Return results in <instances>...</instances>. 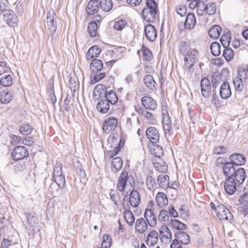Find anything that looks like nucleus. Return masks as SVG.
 I'll list each match as a JSON object with an SVG mask.
<instances>
[{
  "label": "nucleus",
  "mask_w": 248,
  "mask_h": 248,
  "mask_svg": "<svg viewBox=\"0 0 248 248\" xmlns=\"http://www.w3.org/2000/svg\"><path fill=\"white\" fill-rule=\"evenodd\" d=\"M158 13L157 4L155 0H147L146 6L142 10V16L147 22H153Z\"/></svg>",
  "instance_id": "obj_1"
},
{
  "label": "nucleus",
  "mask_w": 248,
  "mask_h": 248,
  "mask_svg": "<svg viewBox=\"0 0 248 248\" xmlns=\"http://www.w3.org/2000/svg\"><path fill=\"white\" fill-rule=\"evenodd\" d=\"M53 178L55 183L60 188H63L65 185V177L62 174V164L57 163L53 170Z\"/></svg>",
  "instance_id": "obj_2"
},
{
  "label": "nucleus",
  "mask_w": 248,
  "mask_h": 248,
  "mask_svg": "<svg viewBox=\"0 0 248 248\" xmlns=\"http://www.w3.org/2000/svg\"><path fill=\"white\" fill-rule=\"evenodd\" d=\"M216 216L220 221H227L232 222L233 217L230 211L223 204L217 205Z\"/></svg>",
  "instance_id": "obj_3"
},
{
  "label": "nucleus",
  "mask_w": 248,
  "mask_h": 248,
  "mask_svg": "<svg viewBox=\"0 0 248 248\" xmlns=\"http://www.w3.org/2000/svg\"><path fill=\"white\" fill-rule=\"evenodd\" d=\"M199 53L196 48L191 49L185 55V65L190 69L198 60Z\"/></svg>",
  "instance_id": "obj_4"
},
{
  "label": "nucleus",
  "mask_w": 248,
  "mask_h": 248,
  "mask_svg": "<svg viewBox=\"0 0 248 248\" xmlns=\"http://www.w3.org/2000/svg\"><path fill=\"white\" fill-rule=\"evenodd\" d=\"M162 122L166 136H170L172 133V128L170 118L166 109H162Z\"/></svg>",
  "instance_id": "obj_5"
},
{
  "label": "nucleus",
  "mask_w": 248,
  "mask_h": 248,
  "mask_svg": "<svg viewBox=\"0 0 248 248\" xmlns=\"http://www.w3.org/2000/svg\"><path fill=\"white\" fill-rule=\"evenodd\" d=\"M56 15L53 10H50L46 15V28L53 34L57 29Z\"/></svg>",
  "instance_id": "obj_6"
},
{
  "label": "nucleus",
  "mask_w": 248,
  "mask_h": 248,
  "mask_svg": "<svg viewBox=\"0 0 248 248\" xmlns=\"http://www.w3.org/2000/svg\"><path fill=\"white\" fill-rule=\"evenodd\" d=\"M118 123V118L115 117H110L105 119L103 124V131L107 134L114 131L117 127Z\"/></svg>",
  "instance_id": "obj_7"
},
{
  "label": "nucleus",
  "mask_w": 248,
  "mask_h": 248,
  "mask_svg": "<svg viewBox=\"0 0 248 248\" xmlns=\"http://www.w3.org/2000/svg\"><path fill=\"white\" fill-rule=\"evenodd\" d=\"M11 154L13 159L16 161L23 159L29 155L27 149L23 146L15 147Z\"/></svg>",
  "instance_id": "obj_8"
},
{
  "label": "nucleus",
  "mask_w": 248,
  "mask_h": 248,
  "mask_svg": "<svg viewBox=\"0 0 248 248\" xmlns=\"http://www.w3.org/2000/svg\"><path fill=\"white\" fill-rule=\"evenodd\" d=\"M102 20L101 16L99 15L93 17L92 21L89 24L88 31L91 37H94L97 34L98 26Z\"/></svg>",
  "instance_id": "obj_9"
},
{
  "label": "nucleus",
  "mask_w": 248,
  "mask_h": 248,
  "mask_svg": "<svg viewBox=\"0 0 248 248\" xmlns=\"http://www.w3.org/2000/svg\"><path fill=\"white\" fill-rule=\"evenodd\" d=\"M3 20H5L9 26L14 27L17 25L18 18L14 11L9 10L5 11L4 14H2Z\"/></svg>",
  "instance_id": "obj_10"
},
{
  "label": "nucleus",
  "mask_w": 248,
  "mask_h": 248,
  "mask_svg": "<svg viewBox=\"0 0 248 248\" xmlns=\"http://www.w3.org/2000/svg\"><path fill=\"white\" fill-rule=\"evenodd\" d=\"M146 135L147 139L153 144L156 143L159 140V133L155 127L150 126L148 127L146 130Z\"/></svg>",
  "instance_id": "obj_11"
},
{
  "label": "nucleus",
  "mask_w": 248,
  "mask_h": 248,
  "mask_svg": "<svg viewBox=\"0 0 248 248\" xmlns=\"http://www.w3.org/2000/svg\"><path fill=\"white\" fill-rule=\"evenodd\" d=\"M141 103L143 107L149 110H155L157 107L156 102L152 97L145 96L141 98Z\"/></svg>",
  "instance_id": "obj_12"
},
{
  "label": "nucleus",
  "mask_w": 248,
  "mask_h": 248,
  "mask_svg": "<svg viewBox=\"0 0 248 248\" xmlns=\"http://www.w3.org/2000/svg\"><path fill=\"white\" fill-rule=\"evenodd\" d=\"M236 182L232 177L226 178L224 187L226 192L230 195L233 194L236 190Z\"/></svg>",
  "instance_id": "obj_13"
},
{
  "label": "nucleus",
  "mask_w": 248,
  "mask_h": 248,
  "mask_svg": "<svg viewBox=\"0 0 248 248\" xmlns=\"http://www.w3.org/2000/svg\"><path fill=\"white\" fill-rule=\"evenodd\" d=\"M131 176L128 175V172L126 171H123L121 172L117 182V188L120 191H123L125 189L126 182L129 179H133Z\"/></svg>",
  "instance_id": "obj_14"
},
{
  "label": "nucleus",
  "mask_w": 248,
  "mask_h": 248,
  "mask_svg": "<svg viewBox=\"0 0 248 248\" xmlns=\"http://www.w3.org/2000/svg\"><path fill=\"white\" fill-rule=\"evenodd\" d=\"M159 233L161 236V240L165 243L171 242L172 240V234L169 228L165 225H162L159 230Z\"/></svg>",
  "instance_id": "obj_15"
},
{
  "label": "nucleus",
  "mask_w": 248,
  "mask_h": 248,
  "mask_svg": "<svg viewBox=\"0 0 248 248\" xmlns=\"http://www.w3.org/2000/svg\"><path fill=\"white\" fill-rule=\"evenodd\" d=\"M144 217L149 226L154 228L156 226V217L155 215L154 212L152 210L146 209L144 212Z\"/></svg>",
  "instance_id": "obj_16"
},
{
  "label": "nucleus",
  "mask_w": 248,
  "mask_h": 248,
  "mask_svg": "<svg viewBox=\"0 0 248 248\" xmlns=\"http://www.w3.org/2000/svg\"><path fill=\"white\" fill-rule=\"evenodd\" d=\"M232 178L239 185L243 183L246 178L245 169L241 167H237L232 176Z\"/></svg>",
  "instance_id": "obj_17"
},
{
  "label": "nucleus",
  "mask_w": 248,
  "mask_h": 248,
  "mask_svg": "<svg viewBox=\"0 0 248 248\" xmlns=\"http://www.w3.org/2000/svg\"><path fill=\"white\" fill-rule=\"evenodd\" d=\"M144 32L147 39L150 42H154L156 37L157 32L155 27L151 24H147L145 26Z\"/></svg>",
  "instance_id": "obj_18"
},
{
  "label": "nucleus",
  "mask_w": 248,
  "mask_h": 248,
  "mask_svg": "<svg viewBox=\"0 0 248 248\" xmlns=\"http://www.w3.org/2000/svg\"><path fill=\"white\" fill-rule=\"evenodd\" d=\"M158 241V234L156 231L153 230L147 235L145 242L148 247H154Z\"/></svg>",
  "instance_id": "obj_19"
},
{
  "label": "nucleus",
  "mask_w": 248,
  "mask_h": 248,
  "mask_svg": "<svg viewBox=\"0 0 248 248\" xmlns=\"http://www.w3.org/2000/svg\"><path fill=\"white\" fill-rule=\"evenodd\" d=\"M148 228V224L145 219L140 217L136 220L135 224V232L140 233L143 234Z\"/></svg>",
  "instance_id": "obj_20"
},
{
  "label": "nucleus",
  "mask_w": 248,
  "mask_h": 248,
  "mask_svg": "<svg viewBox=\"0 0 248 248\" xmlns=\"http://www.w3.org/2000/svg\"><path fill=\"white\" fill-rule=\"evenodd\" d=\"M201 88L202 95L208 97L211 93V86L209 80L206 78H203L201 82Z\"/></svg>",
  "instance_id": "obj_21"
},
{
  "label": "nucleus",
  "mask_w": 248,
  "mask_h": 248,
  "mask_svg": "<svg viewBox=\"0 0 248 248\" xmlns=\"http://www.w3.org/2000/svg\"><path fill=\"white\" fill-rule=\"evenodd\" d=\"M230 162L235 166H241L244 165L246 162L245 156L242 154L234 153L229 157Z\"/></svg>",
  "instance_id": "obj_22"
},
{
  "label": "nucleus",
  "mask_w": 248,
  "mask_h": 248,
  "mask_svg": "<svg viewBox=\"0 0 248 248\" xmlns=\"http://www.w3.org/2000/svg\"><path fill=\"white\" fill-rule=\"evenodd\" d=\"M106 87L103 84H98L94 88L93 91V98L95 100H99L102 97H105L107 93Z\"/></svg>",
  "instance_id": "obj_23"
},
{
  "label": "nucleus",
  "mask_w": 248,
  "mask_h": 248,
  "mask_svg": "<svg viewBox=\"0 0 248 248\" xmlns=\"http://www.w3.org/2000/svg\"><path fill=\"white\" fill-rule=\"evenodd\" d=\"M99 0H91L88 3L86 12L88 15H92L97 13L100 9Z\"/></svg>",
  "instance_id": "obj_24"
},
{
  "label": "nucleus",
  "mask_w": 248,
  "mask_h": 248,
  "mask_svg": "<svg viewBox=\"0 0 248 248\" xmlns=\"http://www.w3.org/2000/svg\"><path fill=\"white\" fill-rule=\"evenodd\" d=\"M96 108L99 112L107 113L110 108L109 103L105 98H100L97 104Z\"/></svg>",
  "instance_id": "obj_25"
},
{
  "label": "nucleus",
  "mask_w": 248,
  "mask_h": 248,
  "mask_svg": "<svg viewBox=\"0 0 248 248\" xmlns=\"http://www.w3.org/2000/svg\"><path fill=\"white\" fill-rule=\"evenodd\" d=\"M237 167H234V165L230 162L226 163L225 166L222 167V172L226 178L232 177Z\"/></svg>",
  "instance_id": "obj_26"
},
{
  "label": "nucleus",
  "mask_w": 248,
  "mask_h": 248,
  "mask_svg": "<svg viewBox=\"0 0 248 248\" xmlns=\"http://www.w3.org/2000/svg\"><path fill=\"white\" fill-rule=\"evenodd\" d=\"M129 202L130 205L137 207L140 202V196L139 192L136 190H132L129 195Z\"/></svg>",
  "instance_id": "obj_27"
},
{
  "label": "nucleus",
  "mask_w": 248,
  "mask_h": 248,
  "mask_svg": "<svg viewBox=\"0 0 248 248\" xmlns=\"http://www.w3.org/2000/svg\"><path fill=\"white\" fill-rule=\"evenodd\" d=\"M13 93L8 90L0 92V102L3 104H8L13 99Z\"/></svg>",
  "instance_id": "obj_28"
},
{
  "label": "nucleus",
  "mask_w": 248,
  "mask_h": 248,
  "mask_svg": "<svg viewBox=\"0 0 248 248\" xmlns=\"http://www.w3.org/2000/svg\"><path fill=\"white\" fill-rule=\"evenodd\" d=\"M219 93L221 98L223 99H227L231 96V89L228 82H225L221 85Z\"/></svg>",
  "instance_id": "obj_29"
},
{
  "label": "nucleus",
  "mask_w": 248,
  "mask_h": 248,
  "mask_svg": "<svg viewBox=\"0 0 248 248\" xmlns=\"http://www.w3.org/2000/svg\"><path fill=\"white\" fill-rule=\"evenodd\" d=\"M155 201L157 205L161 208L166 206L168 204L167 195L163 192H158L156 195Z\"/></svg>",
  "instance_id": "obj_30"
},
{
  "label": "nucleus",
  "mask_w": 248,
  "mask_h": 248,
  "mask_svg": "<svg viewBox=\"0 0 248 248\" xmlns=\"http://www.w3.org/2000/svg\"><path fill=\"white\" fill-rule=\"evenodd\" d=\"M196 20L195 15L189 13L187 14L184 23L185 28L186 29H192L196 25Z\"/></svg>",
  "instance_id": "obj_31"
},
{
  "label": "nucleus",
  "mask_w": 248,
  "mask_h": 248,
  "mask_svg": "<svg viewBox=\"0 0 248 248\" xmlns=\"http://www.w3.org/2000/svg\"><path fill=\"white\" fill-rule=\"evenodd\" d=\"M139 122L138 117L132 113L130 117L127 118L126 125L129 129L131 130L134 127H137L139 124Z\"/></svg>",
  "instance_id": "obj_32"
},
{
  "label": "nucleus",
  "mask_w": 248,
  "mask_h": 248,
  "mask_svg": "<svg viewBox=\"0 0 248 248\" xmlns=\"http://www.w3.org/2000/svg\"><path fill=\"white\" fill-rule=\"evenodd\" d=\"M154 165L156 170L159 172L165 173L168 170V166L166 162L161 158L155 160Z\"/></svg>",
  "instance_id": "obj_33"
},
{
  "label": "nucleus",
  "mask_w": 248,
  "mask_h": 248,
  "mask_svg": "<svg viewBox=\"0 0 248 248\" xmlns=\"http://www.w3.org/2000/svg\"><path fill=\"white\" fill-rule=\"evenodd\" d=\"M101 51V48L97 46L91 47L86 53V58L88 60L98 57Z\"/></svg>",
  "instance_id": "obj_34"
},
{
  "label": "nucleus",
  "mask_w": 248,
  "mask_h": 248,
  "mask_svg": "<svg viewBox=\"0 0 248 248\" xmlns=\"http://www.w3.org/2000/svg\"><path fill=\"white\" fill-rule=\"evenodd\" d=\"M175 239L178 240V242L184 245L187 244L190 241L189 235L184 232H178L175 234Z\"/></svg>",
  "instance_id": "obj_35"
},
{
  "label": "nucleus",
  "mask_w": 248,
  "mask_h": 248,
  "mask_svg": "<svg viewBox=\"0 0 248 248\" xmlns=\"http://www.w3.org/2000/svg\"><path fill=\"white\" fill-rule=\"evenodd\" d=\"M169 180L168 175L160 174L157 179V183L160 187L165 189L169 186Z\"/></svg>",
  "instance_id": "obj_36"
},
{
  "label": "nucleus",
  "mask_w": 248,
  "mask_h": 248,
  "mask_svg": "<svg viewBox=\"0 0 248 248\" xmlns=\"http://www.w3.org/2000/svg\"><path fill=\"white\" fill-rule=\"evenodd\" d=\"M144 82L145 84L152 90L156 89L157 84L155 81L153 77L150 75H146L144 78Z\"/></svg>",
  "instance_id": "obj_37"
},
{
  "label": "nucleus",
  "mask_w": 248,
  "mask_h": 248,
  "mask_svg": "<svg viewBox=\"0 0 248 248\" xmlns=\"http://www.w3.org/2000/svg\"><path fill=\"white\" fill-rule=\"evenodd\" d=\"M103 64L100 60L94 59L90 64V68L93 72L101 71L102 70Z\"/></svg>",
  "instance_id": "obj_38"
},
{
  "label": "nucleus",
  "mask_w": 248,
  "mask_h": 248,
  "mask_svg": "<svg viewBox=\"0 0 248 248\" xmlns=\"http://www.w3.org/2000/svg\"><path fill=\"white\" fill-rule=\"evenodd\" d=\"M106 100L111 105H114L118 102V97L116 93L113 91H110L107 92L105 96Z\"/></svg>",
  "instance_id": "obj_39"
},
{
  "label": "nucleus",
  "mask_w": 248,
  "mask_h": 248,
  "mask_svg": "<svg viewBox=\"0 0 248 248\" xmlns=\"http://www.w3.org/2000/svg\"><path fill=\"white\" fill-rule=\"evenodd\" d=\"M170 225L172 228L177 230H185L186 226L185 224L182 223L177 219L170 218Z\"/></svg>",
  "instance_id": "obj_40"
},
{
  "label": "nucleus",
  "mask_w": 248,
  "mask_h": 248,
  "mask_svg": "<svg viewBox=\"0 0 248 248\" xmlns=\"http://www.w3.org/2000/svg\"><path fill=\"white\" fill-rule=\"evenodd\" d=\"M223 41V39L221 38L220 41L225 48L223 52V56L227 61H230L233 58V51L231 48L226 47L225 46L226 43L224 44Z\"/></svg>",
  "instance_id": "obj_41"
},
{
  "label": "nucleus",
  "mask_w": 248,
  "mask_h": 248,
  "mask_svg": "<svg viewBox=\"0 0 248 248\" xmlns=\"http://www.w3.org/2000/svg\"><path fill=\"white\" fill-rule=\"evenodd\" d=\"M99 3L100 9L104 12H108L112 8V0H100Z\"/></svg>",
  "instance_id": "obj_42"
},
{
  "label": "nucleus",
  "mask_w": 248,
  "mask_h": 248,
  "mask_svg": "<svg viewBox=\"0 0 248 248\" xmlns=\"http://www.w3.org/2000/svg\"><path fill=\"white\" fill-rule=\"evenodd\" d=\"M221 28L218 25L213 26L208 31V34L213 39H217L220 35Z\"/></svg>",
  "instance_id": "obj_43"
},
{
  "label": "nucleus",
  "mask_w": 248,
  "mask_h": 248,
  "mask_svg": "<svg viewBox=\"0 0 248 248\" xmlns=\"http://www.w3.org/2000/svg\"><path fill=\"white\" fill-rule=\"evenodd\" d=\"M150 152L155 156L157 158H160V157L163 155V150L162 148L157 144H153V147L151 148Z\"/></svg>",
  "instance_id": "obj_44"
},
{
  "label": "nucleus",
  "mask_w": 248,
  "mask_h": 248,
  "mask_svg": "<svg viewBox=\"0 0 248 248\" xmlns=\"http://www.w3.org/2000/svg\"><path fill=\"white\" fill-rule=\"evenodd\" d=\"M0 85L4 87H9L13 83V78L11 75H6L2 76L0 80Z\"/></svg>",
  "instance_id": "obj_45"
},
{
  "label": "nucleus",
  "mask_w": 248,
  "mask_h": 248,
  "mask_svg": "<svg viewBox=\"0 0 248 248\" xmlns=\"http://www.w3.org/2000/svg\"><path fill=\"white\" fill-rule=\"evenodd\" d=\"M202 7L204 8L205 13L209 15H214L216 12V4L214 3H208L206 6L202 4Z\"/></svg>",
  "instance_id": "obj_46"
},
{
  "label": "nucleus",
  "mask_w": 248,
  "mask_h": 248,
  "mask_svg": "<svg viewBox=\"0 0 248 248\" xmlns=\"http://www.w3.org/2000/svg\"><path fill=\"white\" fill-rule=\"evenodd\" d=\"M124 219L126 223L130 226L133 224L135 221V217L132 213L128 209L124 211Z\"/></svg>",
  "instance_id": "obj_47"
},
{
  "label": "nucleus",
  "mask_w": 248,
  "mask_h": 248,
  "mask_svg": "<svg viewBox=\"0 0 248 248\" xmlns=\"http://www.w3.org/2000/svg\"><path fill=\"white\" fill-rule=\"evenodd\" d=\"M179 50L181 54L185 55L187 51L191 48L190 47L189 44L185 41H181L179 44Z\"/></svg>",
  "instance_id": "obj_48"
},
{
  "label": "nucleus",
  "mask_w": 248,
  "mask_h": 248,
  "mask_svg": "<svg viewBox=\"0 0 248 248\" xmlns=\"http://www.w3.org/2000/svg\"><path fill=\"white\" fill-rule=\"evenodd\" d=\"M141 51H142V56L144 60L146 61H150L152 59V53L149 49L147 48L144 46H142L141 47Z\"/></svg>",
  "instance_id": "obj_49"
},
{
  "label": "nucleus",
  "mask_w": 248,
  "mask_h": 248,
  "mask_svg": "<svg viewBox=\"0 0 248 248\" xmlns=\"http://www.w3.org/2000/svg\"><path fill=\"white\" fill-rule=\"evenodd\" d=\"M221 46L218 43L216 42L212 43L210 46L211 53L215 56H218L220 54Z\"/></svg>",
  "instance_id": "obj_50"
},
{
  "label": "nucleus",
  "mask_w": 248,
  "mask_h": 248,
  "mask_svg": "<svg viewBox=\"0 0 248 248\" xmlns=\"http://www.w3.org/2000/svg\"><path fill=\"white\" fill-rule=\"evenodd\" d=\"M170 214H169V212L167 210L163 209L160 211L158 217L159 221H160L161 222H166L169 221L170 222Z\"/></svg>",
  "instance_id": "obj_51"
},
{
  "label": "nucleus",
  "mask_w": 248,
  "mask_h": 248,
  "mask_svg": "<svg viewBox=\"0 0 248 248\" xmlns=\"http://www.w3.org/2000/svg\"><path fill=\"white\" fill-rule=\"evenodd\" d=\"M111 165L113 166L114 169H115L116 171L120 170L123 166V161L121 158L116 157L113 158L111 161Z\"/></svg>",
  "instance_id": "obj_52"
},
{
  "label": "nucleus",
  "mask_w": 248,
  "mask_h": 248,
  "mask_svg": "<svg viewBox=\"0 0 248 248\" xmlns=\"http://www.w3.org/2000/svg\"><path fill=\"white\" fill-rule=\"evenodd\" d=\"M32 126L29 124H23L19 129L20 132L24 135H30L32 131Z\"/></svg>",
  "instance_id": "obj_53"
},
{
  "label": "nucleus",
  "mask_w": 248,
  "mask_h": 248,
  "mask_svg": "<svg viewBox=\"0 0 248 248\" xmlns=\"http://www.w3.org/2000/svg\"><path fill=\"white\" fill-rule=\"evenodd\" d=\"M146 185L149 190H152L156 186L155 179L151 176L148 175L146 178Z\"/></svg>",
  "instance_id": "obj_54"
},
{
  "label": "nucleus",
  "mask_w": 248,
  "mask_h": 248,
  "mask_svg": "<svg viewBox=\"0 0 248 248\" xmlns=\"http://www.w3.org/2000/svg\"><path fill=\"white\" fill-rule=\"evenodd\" d=\"M95 73L93 78L91 79L92 84H95V83L100 81L101 79L104 78L105 77L106 74L104 72H100V71L94 72Z\"/></svg>",
  "instance_id": "obj_55"
},
{
  "label": "nucleus",
  "mask_w": 248,
  "mask_h": 248,
  "mask_svg": "<svg viewBox=\"0 0 248 248\" xmlns=\"http://www.w3.org/2000/svg\"><path fill=\"white\" fill-rule=\"evenodd\" d=\"M233 84L235 87V89L237 91H242L244 85L242 82V78L240 77H236L233 80Z\"/></svg>",
  "instance_id": "obj_56"
},
{
  "label": "nucleus",
  "mask_w": 248,
  "mask_h": 248,
  "mask_svg": "<svg viewBox=\"0 0 248 248\" xmlns=\"http://www.w3.org/2000/svg\"><path fill=\"white\" fill-rule=\"evenodd\" d=\"M102 248H109L111 244V238L108 234H105L103 236Z\"/></svg>",
  "instance_id": "obj_57"
},
{
  "label": "nucleus",
  "mask_w": 248,
  "mask_h": 248,
  "mask_svg": "<svg viewBox=\"0 0 248 248\" xmlns=\"http://www.w3.org/2000/svg\"><path fill=\"white\" fill-rule=\"evenodd\" d=\"M127 25V21L125 19H122L115 22L114 25V29L118 31H122Z\"/></svg>",
  "instance_id": "obj_58"
},
{
  "label": "nucleus",
  "mask_w": 248,
  "mask_h": 248,
  "mask_svg": "<svg viewBox=\"0 0 248 248\" xmlns=\"http://www.w3.org/2000/svg\"><path fill=\"white\" fill-rule=\"evenodd\" d=\"M239 202L243 207L248 205V193L242 195L239 199Z\"/></svg>",
  "instance_id": "obj_59"
},
{
  "label": "nucleus",
  "mask_w": 248,
  "mask_h": 248,
  "mask_svg": "<svg viewBox=\"0 0 248 248\" xmlns=\"http://www.w3.org/2000/svg\"><path fill=\"white\" fill-rule=\"evenodd\" d=\"M177 14L181 16H184L186 14V8L184 5H178L176 8Z\"/></svg>",
  "instance_id": "obj_60"
},
{
  "label": "nucleus",
  "mask_w": 248,
  "mask_h": 248,
  "mask_svg": "<svg viewBox=\"0 0 248 248\" xmlns=\"http://www.w3.org/2000/svg\"><path fill=\"white\" fill-rule=\"evenodd\" d=\"M227 149L224 146H219L216 147L214 151L215 154L221 155L227 153Z\"/></svg>",
  "instance_id": "obj_61"
},
{
  "label": "nucleus",
  "mask_w": 248,
  "mask_h": 248,
  "mask_svg": "<svg viewBox=\"0 0 248 248\" xmlns=\"http://www.w3.org/2000/svg\"><path fill=\"white\" fill-rule=\"evenodd\" d=\"M21 143L26 146H32L34 143L33 138L31 137H26L22 140Z\"/></svg>",
  "instance_id": "obj_62"
},
{
  "label": "nucleus",
  "mask_w": 248,
  "mask_h": 248,
  "mask_svg": "<svg viewBox=\"0 0 248 248\" xmlns=\"http://www.w3.org/2000/svg\"><path fill=\"white\" fill-rule=\"evenodd\" d=\"M77 172L81 179H86V173L81 165L79 164L77 167Z\"/></svg>",
  "instance_id": "obj_63"
},
{
  "label": "nucleus",
  "mask_w": 248,
  "mask_h": 248,
  "mask_svg": "<svg viewBox=\"0 0 248 248\" xmlns=\"http://www.w3.org/2000/svg\"><path fill=\"white\" fill-rule=\"evenodd\" d=\"M229 162L227 160V159H225L222 157H219L217 158L216 162V166L218 168H221L222 169V167L225 166L226 163H229Z\"/></svg>",
  "instance_id": "obj_64"
}]
</instances>
